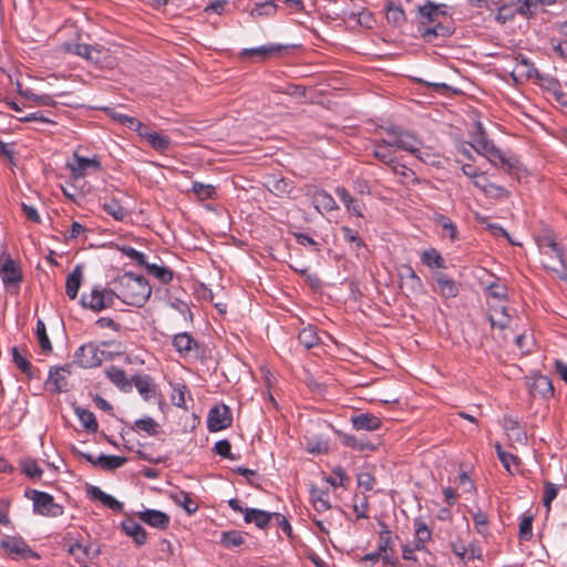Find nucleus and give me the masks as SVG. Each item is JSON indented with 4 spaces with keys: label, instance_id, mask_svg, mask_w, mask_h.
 Here are the masks:
<instances>
[{
    "label": "nucleus",
    "instance_id": "obj_6",
    "mask_svg": "<svg viewBox=\"0 0 567 567\" xmlns=\"http://www.w3.org/2000/svg\"><path fill=\"white\" fill-rule=\"evenodd\" d=\"M0 278L2 279L7 290H10L11 288H16L18 290L23 280L20 266L7 252H2L0 255Z\"/></svg>",
    "mask_w": 567,
    "mask_h": 567
},
{
    "label": "nucleus",
    "instance_id": "obj_44",
    "mask_svg": "<svg viewBox=\"0 0 567 567\" xmlns=\"http://www.w3.org/2000/svg\"><path fill=\"white\" fill-rule=\"evenodd\" d=\"M298 340L306 349H311L319 343V337L312 326L303 328L298 334Z\"/></svg>",
    "mask_w": 567,
    "mask_h": 567
},
{
    "label": "nucleus",
    "instance_id": "obj_51",
    "mask_svg": "<svg viewBox=\"0 0 567 567\" xmlns=\"http://www.w3.org/2000/svg\"><path fill=\"white\" fill-rule=\"evenodd\" d=\"M533 515L525 513L519 522V539L528 542L533 537Z\"/></svg>",
    "mask_w": 567,
    "mask_h": 567
},
{
    "label": "nucleus",
    "instance_id": "obj_43",
    "mask_svg": "<svg viewBox=\"0 0 567 567\" xmlns=\"http://www.w3.org/2000/svg\"><path fill=\"white\" fill-rule=\"evenodd\" d=\"M35 333L42 352L50 354L52 352V343L48 337L45 323L41 319L37 321Z\"/></svg>",
    "mask_w": 567,
    "mask_h": 567
},
{
    "label": "nucleus",
    "instance_id": "obj_52",
    "mask_svg": "<svg viewBox=\"0 0 567 567\" xmlns=\"http://www.w3.org/2000/svg\"><path fill=\"white\" fill-rule=\"evenodd\" d=\"M326 481L334 488L339 486H346V483L350 481L346 470L342 466H336L332 470V476L326 478Z\"/></svg>",
    "mask_w": 567,
    "mask_h": 567
},
{
    "label": "nucleus",
    "instance_id": "obj_2",
    "mask_svg": "<svg viewBox=\"0 0 567 567\" xmlns=\"http://www.w3.org/2000/svg\"><path fill=\"white\" fill-rule=\"evenodd\" d=\"M381 130L389 136L391 147L405 151L419 159H423L419 155V146L422 145V141L414 133L398 125H388Z\"/></svg>",
    "mask_w": 567,
    "mask_h": 567
},
{
    "label": "nucleus",
    "instance_id": "obj_27",
    "mask_svg": "<svg viewBox=\"0 0 567 567\" xmlns=\"http://www.w3.org/2000/svg\"><path fill=\"white\" fill-rule=\"evenodd\" d=\"M372 155L389 166L393 173H399V168H405V165L400 164L391 148H373Z\"/></svg>",
    "mask_w": 567,
    "mask_h": 567
},
{
    "label": "nucleus",
    "instance_id": "obj_48",
    "mask_svg": "<svg viewBox=\"0 0 567 567\" xmlns=\"http://www.w3.org/2000/svg\"><path fill=\"white\" fill-rule=\"evenodd\" d=\"M381 532L379 533V546L378 550L382 554L384 551L394 553L392 547L391 532L385 523H380Z\"/></svg>",
    "mask_w": 567,
    "mask_h": 567
},
{
    "label": "nucleus",
    "instance_id": "obj_20",
    "mask_svg": "<svg viewBox=\"0 0 567 567\" xmlns=\"http://www.w3.org/2000/svg\"><path fill=\"white\" fill-rule=\"evenodd\" d=\"M86 493L91 499L100 501L103 505L113 509L114 512L120 513L123 511V503L106 494L97 486H89Z\"/></svg>",
    "mask_w": 567,
    "mask_h": 567
},
{
    "label": "nucleus",
    "instance_id": "obj_12",
    "mask_svg": "<svg viewBox=\"0 0 567 567\" xmlns=\"http://www.w3.org/2000/svg\"><path fill=\"white\" fill-rule=\"evenodd\" d=\"M72 365L52 367L49 371L48 382L53 384V392L61 393L68 390L66 378L71 374Z\"/></svg>",
    "mask_w": 567,
    "mask_h": 567
},
{
    "label": "nucleus",
    "instance_id": "obj_63",
    "mask_svg": "<svg viewBox=\"0 0 567 567\" xmlns=\"http://www.w3.org/2000/svg\"><path fill=\"white\" fill-rule=\"evenodd\" d=\"M25 96L39 105L54 106L56 104L54 99L49 94H35L33 92H27Z\"/></svg>",
    "mask_w": 567,
    "mask_h": 567
},
{
    "label": "nucleus",
    "instance_id": "obj_34",
    "mask_svg": "<svg viewBox=\"0 0 567 567\" xmlns=\"http://www.w3.org/2000/svg\"><path fill=\"white\" fill-rule=\"evenodd\" d=\"M12 361L14 365L27 375L28 379L37 378L31 362L23 357L17 347L11 349Z\"/></svg>",
    "mask_w": 567,
    "mask_h": 567
},
{
    "label": "nucleus",
    "instance_id": "obj_11",
    "mask_svg": "<svg viewBox=\"0 0 567 567\" xmlns=\"http://www.w3.org/2000/svg\"><path fill=\"white\" fill-rule=\"evenodd\" d=\"M0 546L16 557L29 558L37 556L21 537H6L0 542Z\"/></svg>",
    "mask_w": 567,
    "mask_h": 567
},
{
    "label": "nucleus",
    "instance_id": "obj_18",
    "mask_svg": "<svg viewBox=\"0 0 567 567\" xmlns=\"http://www.w3.org/2000/svg\"><path fill=\"white\" fill-rule=\"evenodd\" d=\"M173 347L181 357L186 358L194 349L198 348L197 341L188 332H181L174 336Z\"/></svg>",
    "mask_w": 567,
    "mask_h": 567
},
{
    "label": "nucleus",
    "instance_id": "obj_64",
    "mask_svg": "<svg viewBox=\"0 0 567 567\" xmlns=\"http://www.w3.org/2000/svg\"><path fill=\"white\" fill-rule=\"evenodd\" d=\"M451 548L453 554L457 556L463 563H468V549L461 539L452 542Z\"/></svg>",
    "mask_w": 567,
    "mask_h": 567
},
{
    "label": "nucleus",
    "instance_id": "obj_57",
    "mask_svg": "<svg viewBox=\"0 0 567 567\" xmlns=\"http://www.w3.org/2000/svg\"><path fill=\"white\" fill-rule=\"evenodd\" d=\"M415 538L420 542H429L432 538V532L422 518H415L413 522Z\"/></svg>",
    "mask_w": 567,
    "mask_h": 567
},
{
    "label": "nucleus",
    "instance_id": "obj_60",
    "mask_svg": "<svg viewBox=\"0 0 567 567\" xmlns=\"http://www.w3.org/2000/svg\"><path fill=\"white\" fill-rule=\"evenodd\" d=\"M214 451L216 454L228 460H237L238 457L231 453V445L228 440H220L215 443Z\"/></svg>",
    "mask_w": 567,
    "mask_h": 567
},
{
    "label": "nucleus",
    "instance_id": "obj_39",
    "mask_svg": "<svg viewBox=\"0 0 567 567\" xmlns=\"http://www.w3.org/2000/svg\"><path fill=\"white\" fill-rule=\"evenodd\" d=\"M126 462L127 458L124 456L101 454L99 457H96V463L99 464V467L105 471H113L115 468H118L123 466Z\"/></svg>",
    "mask_w": 567,
    "mask_h": 567
},
{
    "label": "nucleus",
    "instance_id": "obj_24",
    "mask_svg": "<svg viewBox=\"0 0 567 567\" xmlns=\"http://www.w3.org/2000/svg\"><path fill=\"white\" fill-rule=\"evenodd\" d=\"M134 384L138 393L148 400L155 393L153 379L147 374H135L132 377L131 385Z\"/></svg>",
    "mask_w": 567,
    "mask_h": 567
},
{
    "label": "nucleus",
    "instance_id": "obj_59",
    "mask_svg": "<svg viewBox=\"0 0 567 567\" xmlns=\"http://www.w3.org/2000/svg\"><path fill=\"white\" fill-rule=\"evenodd\" d=\"M499 162L505 172L512 174L519 168V161L516 157H506L499 150V157H496V163Z\"/></svg>",
    "mask_w": 567,
    "mask_h": 567
},
{
    "label": "nucleus",
    "instance_id": "obj_41",
    "mask_svg": "<svg viewBox=\"0 0 567 567\" xmlns=\"http://www.w3.org/2000/svg\"><path fill=\"white\" fill-rule=\"evenodd\" d=\"M310 496L312 505L318 513H323L331 507L330 502L328 499V492H323L317 487H312L310 489Z\"/></svg>",
    "mask_w": 567,
    "mask_h": 567
},
{
    "label": "nucleus",
    "instance_id": "obj_15",
    "mask_svg": "<svg viewBox=\"0 0 567 567\" xmlns=\"http://www.w3.org/2000/svg\"><path fill=\"white\" fill-rule=\"evenodd\" d=\"M352 427L357 431H377L381 427V420L371 413L354 414L350 419Z\"/></svg>",
    "mask_w": 567,
    "mask_h": 567
},
{
    "label": "nucleus",
    "instance_id": "obj_26",
    "mask_svg": "<svg viewBox=\"0 0 567 567\" xmlns=\"http://www.w3.org/2000/svg\"><path fill=\"white\" fill-rule=\"evenodd\" d=\"M105 374L107 379L120 390L124 392L131 390V381L127 379L123 369L112 365L105 370Z\"/></svg>",
    "mask_w": 567,
    "mask_h": 567
},
{
    "label": "nucleus",
    "instance_id": "obj_42",
    "mask_svg": "<svg viewBox=\"0 0 567 567\" xmlns=\"http://www.w3.org/2000/svg\"><path fill=\"white\" fill-rule=\"evenodd\" d=\"M313 204L317 209L322 207L327 212H331L337 208L336 200L324 189L317 190L313 195Z\"/></svg>",
    "mask_w": 567,
    "mask_h": 567
},
{
    "label": "nucleus",
    "instance_id": "obj_21",
    "mask_svg": "<svg viewBox=\"0 0 567 567\" xmlns=\"http://www.w3.org/2000/svg\"><path fill=\"white\" fill-rule=\"evenodd\" d=\"M503 426L507 431L508 435L518 443L527 442V434L520 426L519 421L512 414H505L503 416Z\"/></svg>",
    "mask_w": 567,
    "mask_h": 567
},
{
    "label": "nucleus",
    "instance_id": "obj_10",
    "mask_svg": "<svg viewBox=\"0 0 567 567\" xmlns=\"http://www.w3.org/2000/svg\"><path fill=\"white\" fill-rule=\"evenodd\" d=\"M285 49V45L271 43L257 48L244 49L239 55L241 59L256 58L258 61H265L271 56L280 54Z\"/></svg>",
    "mask_w": 567,
    "mask_h": 567
},
{
    "label": "nucleus",
    "instance_id": "obj_19",
    "mask_svg": "<svg viewBox=\"0 0 567 567\" xmlns=\"http://www.w3.org/2000/svg\"><path fill=\"white\" fill-rule=\"evenodd\" d=\"M121 527L123 532L133 538V540L138 545L143 546L147 540V533L145 528L136 523L133 518H126L121 523Z\"/></svg>",
    "mask_w": 567,
    "mask_h": 567
},
{
    "label": "nucleus",
    "instance_id": "obj_31",
    "mask_svg": "<svg viewBox=\"0 0 567 567\" xmlns=\"http://www.w3.org/2000/svg\"><path fill=\"white\" fill-rule=\"evenodd\" d=\"M340 441L344 446L352 447L359 452H365V451H373L375 450V446L373 443L369 441H364L361 439H358L354 435L347 434V433H340Z\"/></svg>",
    "mask_w": 567,
    "mask_h": 567
},
{
    "label": "nucleus",
    "instance_id": "obj_49",
    "mask_svg": "<svg viewBox=\"0 0 567 567\" xmlns=\"http://www.w3.org/2000/svg\"><path fill=\"white\" fill-rule=\"evenodd\" d=\"M386 20L395 25H401L405 21V13L400 6L389 1L386 3Z\"/></svg>",
    "mask_w": 567,
    "mask_h": 567
},
{
    "label": "nucleus",
    "instance_id": "obj_37",
    "mask_svg": "<svg viewBox=\"0 0 567 567\" xmlns=\"http://www.w3.org/2000/svg\"><path fill=\"white\" fill-rule=\"evenodd\" d=\"M144 268L147 272L158 279L162 284H169L174 278V272L166 266L146 262Z\"/></svg>",
    "mask_w": 567,
    "mask_h": 567
},
{
    "label": "nucleus",
    "instance_id": "obj_35",
    "mask_svg": "<svg viewBox=\"0 0 567 567\" xmlns=\"http://www.w3.org/2000/svg\"><path fill=\"white\" fill-rule=\"evenodd\" d=\"M74 412L85 430H87L92 433L97 432L99 423H97L93 412H91L84 408H81V406H75Z\"/></svg>",
    "mask_w": 567,
    "mask_h": 567
},
{
    "label": "nucleus",
    "instance_id": "obj_17",
    "mask_svg": "<svg viewBox=\"0 0 567 567\" xmlns=\"http://www.w3.org/2000/svg\"><path fill=\"white\" fill-rule=\"evenodd\" d=\"M444 4H434L431 1H426L424 6L419 8V14L421 17L420 27H426L429 23H435L439 21L440 16H445Z\"/></svg>",
    "mask_w": 567,
    "mask_h": 567
},
{
    "label": "nucleus",
    "instance_id": "obj_32",
    "mask_svg": "<svg viewBox=\"0 0 567 567\" xmlns=\"http://www.w3.org/2000/svg\"><path fill=\"white\" fill-rule=\"evenodd\" d=\"M68 50L79 56L86 59L87 61H97L101 54L100 49L85 43H75L73 45H69Z\"/></svg>",
    "mask_w": 567,
    "mask_h": 567
},
{
    "label": "nucleus",
    "instance_id": "obj_25",
    "mask_svg": "<svg viewBox=\"0 0 567 567\" xmlns=\"http://www.w3.org/2000/svg\"><path fill=\"white\" fill-rule=\"evenodd\" d=\"M402 287H406L411 293H420L423 289L421 278L416 275L411 266L404 267V272L401 274Z\"/></svg>",
    "mask_w": 567,
    "mask_h": 567
},
{
    "label": "nucleus",
    "instance_id": "obj_14",
    "mask_svg": "<svg viewBox=\"0 0 567 567\" xmlns=\"http://www.w3.org/2000/svg\"><path fill=\"white\" fill-rule=\"evenodd\" d=\"M433 278L439 286L440 293L443 298L450 299L458 295V284L446 274L442 271H435L433 274Z\"/></svg>",
    "mask_w": 567,
    "mask_h": 567
},
{
    "label": "nucleus",
    "instance_id": "obj_54",
    "mask_svg": "<svg viewBox=\"0 0 567 567\" xmlns=\"http://www.w3.org/2000/svg\"><path fill=\"white\" fill-rule=\"evenodd\" d=\"M22 472L31 478H40L43 471L35 460L25 458L21 461Z\"/></svg>",
    "mask_w": 567,
    "mask_h": 567
},
{
    "label": "nucleus",
    "instance_id": "obj_7",
    "mask_svg": "<svg viewBox=\"0 0 567 567\" xmlns=\"http://www.w3.org/2000/svg\"><path fill=\"white\" fill-rule=\"evenodd\" d=\"M73 362L81 368L92 369L100 367L105 359V351L101 350L97 344L89 342L81 346L74 352Z\"/></svg>",
    "mask_w": 567,
    "mask_h": 567
},
{
    "label": "nucleus",
    "instance_id": "obj_62",
    "mask_svg": "<svg viewBox=\"0 0 567 567\" xmlns=\"http://www.w3.org/2000/svg\"><path fill=\"white\" fill-rule=\"evenodd\" d=\"M169 307L179 312L186 321L193 322V312L186 302L175 300L169 303Z\"/></svg>",
    "mask_w": 567,
    "mask_h": 567
},
{
    "label": "nucleus",
    "instance_id": "obj_4",
    "mask_svg": "<svg viewBox=\"0 0 567 567\" xmlns=\"http://www.w3.org/2000/svg\"><path fill=\"white\" fill-rule=\"evenodd\" d=\"M25 497L32 499L34 512L49 517H58L63 514V507L54 502L52 495L37 489H27Z\"/></svg>",
    "mask_w": 567,
    "mask_h": 567
},
{
    "label": "nucleus",
    "instance_id": "obj_47",
    "mask_svg": "<svg viewBox=\"0 0 567 567\" xmlns=\"http://www.w3.org/2000/svg\"><path fill=\"white\" fill-rule=\"evenodd\" d=\"M148 145L157 152L165 153L171 147V138L166 135L154 132L146 140Z\"/></svg>",
    "mask_w": 567,
    "mask_h": 567
},
{
    "label": "nucleus",
    "instance_id": "obj_16",
    "mask_svg": "<svg viewBox=\"0 0 567 567\" xmlns=\"http://www.w3.org/2000/svg\"><path fill=\"white\" fill-rule=\"evenodd\" d=\"M538 245H539L540 249L544 251V254H546L550 257L553 255H555L560 268L564 271L567 270V262L565 259L564 249L556 243L554 237L545 236L539 240Z\"/></svg>",
    "mask_w": 567,
    "mask_h": 567
},
{
    "label": "nucleus",
    "instance_id": "obj_36",
    "mask_svg": "<svg viewBox=\"0 0 567 567\" xmlns=\"http://www.w3.org/2000/svg\"><path fill=\"white\" fill-rule=\"evenodd\" d=\"M171 498L175 504L182 506L187 514H194L198 509L197 502L185 491H178L172 494Z\"/></svg>",
    "mask_w": 567,
    "mask_h": 567
},
{
    "label": "nucleus",
    "instance_id": "obj_56",
    "mask_svg": "<svg viewBox=\"0 0 567 567\" xmlns=\"http://www.w3.org/2000/svg\"><path fill=\"white\" fill-rule=\"evenodd\" d=\"M277 12V6L272 0L257 3L255 8L250 11L251 17H261V16H274Z\"/></svg>",
    "mask_w": 567,
    "mask_h": 567
},
{
    "label": "nucleus",
    "instance_id": "obj_8",
    "mask_svg": "<svg viewBox=\"0 0 567 567\" xmlns=\"http://www.w3.org/2000/svg\"><path fill=\"white\" fill-rule=\"evenodd\" d=\"M68 167L72 172L75 179L83 178L90 171H100L101 161L97 155L92 158L81 156L78 152L73 154V161L68 163Z\"/></svg>",
    "mask_w": 567,
    "mask_h": 567
},
{
    "label": "nucleus",
    "instance_id": "obj_5",
    "mask_svg": "<svg viewBox=\"0 0 567 567\" xmlns=\"http://www.w3.org/2000/svg\"><path fill=\"white\" fill-rule=\"evenodd\" d=\"M472 147L485 156L493 165H496V157H499V150L487 137V133L481 122L475 123V131L471 135Z\"/></svg>",
    "mask_w": 567,
    "mask_h": 567
},
{
    "label": "nucleus",
    "instance_id": "obj_29",
    "mask_svg": "<svg viewBox=\"0 0 567 567\" xmlns=\"http://www.w3.org/2000/svg\"><path fill=\"white\" fill-rule=\"evenodd\" d=\"M420 259L423 265L429 267L430 269H444L446 268L445 260L440 254V251L435 248H430L424 250Z\"/></svg>",
    "mask_w": 567,
    "mask_h": 567
},
{
    "label": "nucleus",
    "instance_id": "obj_45",
    "mask_svg": "<svg viewBox=\"0 0 567 567\" xmlns=\"http://www.w3.org/2000/svg\"><path fill=\"white\" fill-rule=\"evenodd\" d=\"M220 544L227 548L233 549L244 544L243 533L239 530H228L221 533Z\"/></svg>",
    "mask_w": 567,
    "mask_h": 567
},
{
    "label": "nucleus",
    "instance_id": "obj_22",
    "mask_svg": "<svg viewBox=\"0 0 567 567\" xmlns=\"http://www.w3.org/2000/svg\"><path fill=\"white\" fill-rule=\"evenodd\" d=\"M244 519L247 524L254 523L258 528L265 529L272 522V513L257 508H246Z\"/></svg>",
    "mask_w": 567,
    "mask_h": 567
},
{
    "label": "nucleus",
    "instance_id": "obj_9",
    "mask_svg": "<svg viewBox=\"0 0 567 567\" xmlns=\"http://www.w3.org/2000/svg\"><path fill=\"white\" fill-rule=\"evenodd\" d=\"M231 410L226 404L210 409L207 417V427L210 432H218L231 425Z\"/></svg>",
    "mask_w": 567,
    "mask_h": 567
},
{
    "label": "nucleus",
    "instance_id": "obj_3",
    "mask_svg": "<svg viewBox=\"0 0 567 567\" xmlns=\"http://www.w3.org/2000/svg\"><path fill=\"white\" fill-rule=\"evenodd\" d=\"M115 299H117L115 288L109 289L96 285L92 288L90 293L82 295L81 305L83 308L100 312L104 309L112 308Z\"/></svg>",
    "mask_w": 567,
    "mask_h": 567
},
{
    "label": "nucleus",
    "instance_id": "obj_61",
    "mask_svg": "<svg viewBox=\"0 0 567 567\" xmlns=\"http://www.w3.org/2000/svg\"><path fill=\"white\" fill-rule=\"evenodd\" d=\"M472 515L477 533L484 535L488 525L487 515L481 509L472 512Z\"/></svg>",
    "mask_w": 567,
    "mask_h": 567
},
{
    "label": "nucleus",
    "instance_id": "obj_55",
    "mask_svg": "<svg viewBox=\"0 0 567 567\" xmlns=\"http://www.w3.org/2000/svg\"><path fill=\"white\" fill-rule=\"evenodd\" d=\"M134 429L144 431L148 435H156L158 423L154 419L147 416L144 419L136 420L134 422Z\"/></svg>",
    "mask_w": 567,
    "mask_h": 567
},
{
    "label": "nucleus",
    "instance_id": "obj_58",
    "mask_svg": "<svg viewBox=\"0 0 567 567\" xmlns=\"http://www.w3.org/2000/svg\"><path fill=\"white\" fill-rule=\"evenodd\" d=\"M558 487L556 484L551 482L544 483V495H543V504L550 509L551 502L557 497Z\"/></svg>",
    "mask_w": 567,
    "mask_h": 567
},
{
    "label": "nucleus",
    "instance_id": "obj_50",
    "mask_svg": "<svg viewBox=\"0 0 567 567\" xmlns=\"http://www.w3.org/2000/svg\"><path fill=\"white\" fill-rule=\"evenodd\" d=\"M511 319L506 307H502L499 310H495V313L488 316L491 326L498 327L499 329H505L509 324Z\"/></svg>",
    "mask_w": 567,
    "mask_h": 567
},
{
    "label": "nucleus",
    "instance_id": "obj_33",
    "mask_svg": "<svg viewBox=\"0 0 567 567\" xmlns=\"http://www.w3.org/2000/svg\"><path fill=\"white\" fill-rule=\"evenodd\" d=\"M103 210L112 216L115 220L123 221L128 212L124 208L116 198H109L102 204Z\"/></svg>",
    "mask_w": 567,
    "mask_h": 567
},
{
    "label": "nucleus",
    "instance_id": "obj_46",
    "mask_svg": "<svg viewBox=\"0 0 567 567\" xmlns=\"http://www.w3.org/2000/svg\"><path fill=\"white\" fill-rule=\"evenodd\" d=\"M483 193L487 197L493 199L508 198L511 195V193L506 188L497 184H494L488 179H484Z\"/></svg>",
    "mask_w": 567,
    "mask_h": 567
},
{
    "label": "nucleus",
    "instance_id": "obj_13",
    "mask_svg": "<svg viewBox=\"0 0 567 567\" xmlns=\"http://www.w3.org/2000/svg\"><path fill=\"white\" fill-rule=\"evenodd\" d=\"M138 518L151 527L165 530L169 526V516L157 509H145L136 514Z\"/></svg>",
    "mask_w": 567,
    "mask_h": 567
},
{
    "label": "nucleus",
    "instance_id": "obj_28",
    "mask_svg": "<svg viewBox=\"0 0 567 567\" xmlns=\"http://www.w3.org/2000/svg\"><path fill=\"white\" fill-rule=\"evenodd\" d=\"M419 31L421 37L427 42H432L437 37L445 38L452 34L451 28L439 21H436L434 27H420Z\"/></svg>",
    "mask_w": 567,
    "mask_h": 567
},
{
    "label": "nucleus",
    "instance_id": "obj_1",
    "mask_svg": "<svg viewBox=\"0 0 567 567\" xmlns=\"http://www.w3.org/2000/svg\"><path fill=\"white\" fill-rule=\"evenodd\" d=\"M117 299L132 307H142L152 295L148 281L142 275L125 272L113 280Z\"/></svg>",
    "mask_w": 567,
    "mask_h": 567
},
{
    "label": "nucleus",
    "instance_id": "obj_30",
    "mask_svg": "<svg viewBox=\"0 0 567 567\" xmlns=\"http://www.w3.org/2000/svg\"><path fill=\"white\" fill-rule=\"evenodd\" d=\"M336 194L347 209L358 217H362L361 204L344 187H338Z\"/></svg>",
    "mask_w": 567,
    "mask_h": 567
},
{
    "label": "nucleus",
    "instance_id": "obj_40",
    "mask_svg": "<svg viewBox=\"0 0 567 567\" xmlns=\"http://www.w3.org/2000/svg\"><path fill=\"white\" fill-rule=\"evenodd\" d=\"M530 392L536 395L537 393L546 398L554 394V388L549 378L540 375L536 378L530 385Z\"/></svg>",
    "mask_w": 567,
    "mask_h": 567
},
{
    "label": "nucleus",
    "instance_id": "obj_53",
    "mask_svg": "<svg viewBox=\"0 0 567 567\" xmlns=\"http://www.w3.org/2000/svg\"><path fill=\"white\" fill-rule=\"evenodd\" d=\"M192 190L200 200L214 198V196L216 194V189L213 185L203 184L199 182L193 183Z\"/></svg>",
    "mask_w": 567,
    "mask_h": 567
},
{
    "label": "nucleus",
    "instance_id": "obj_38",
    "mask_svg": "<svg viewBox=\"0 0 567 567\" xmlns=\"http://www.w3.org/2000/svg\"><path fill=\"white\" fill-rule=\"evenodd\" d=\"M435 224L443 230V236L449 237L452 241H455L458 237L456 225L445 215L436 214L434 219Z\"/></svg>",
    "mask_w": 567,
    "mask_h": 567
},
{
    "label": "nucleus",
    "instance_id": "obj_23",
    "mask_svg": "<svg viewBox=\"0 0 567 567\" xmlns=\"http://www.w3.org/2000/svg\"><path fill=\"white\" fill-rule=\"evenodd\" d=\"M83 280V267L82 265H76L71 274L66 277L65 282V292L70 299H75L78 297L79 289L82 285Z\"/></svg>",
    "mask_w": 567,
    "mask_h": 567
}]
</instances>
